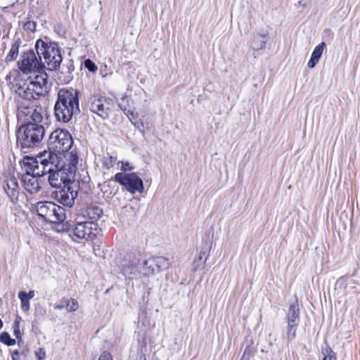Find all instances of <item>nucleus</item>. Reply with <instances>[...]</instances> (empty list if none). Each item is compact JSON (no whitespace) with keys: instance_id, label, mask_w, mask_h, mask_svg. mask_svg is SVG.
I'll return each instance as SVG.
<instances>
[{"instance_id":"nucleus-1","label":"nucleus","mask_w":360,"mask_h":360,"mask_svg":"<svg viewBox=\"0 0 360 360\" xmlns=\"http://www.w3.org/2000/svg\"><path fill=\"white\" fill-rule=\"evenodd\" d=\"M46 79V74L37 75L34 79L26 84V87H20L18 94L21 100L18 101L19 103L18 108V119L27 122V123L30 122V120L36 124L41 122L43 109L34 104V102H35L37 98L43 94Z\"/></svg>"},{"instance_id":"nucleus-2","label":"nucleus","mask_w":360,"mask_h":360,"mask_svg":"<svg viewBox=\"0 0 360 360\" xmlns=\"http://www.w3.org/2000/svg\"><path fill=\"white\" fill-rule=\"evenodd\" d=\"M56 119L63 122H69L75 114L79 112L77 91L71 89H60L54 105Z\"/></svg>"},{"instance_id":"nucleus-3","label":"nucleus","mask_w":360,"mask_h":360,"mask_svg":"<svg viewBox=\"0 0 360 360\" xmlns=\"http://www.w3.org/2000/svg\"><path fill=\"white\" fill-rule=\"evenodd\" d=\"M78 156L76 153L70 152L66 157V162L60 165L58 160V168L53 167L51 172H48V180L51 186L61 188L74 180Z\"/></svg>"},{"instance_id":"nucleus-4","label":"nucleus","mask_w":360,"mask_h":360,"mask_svg":"<svg viewBox=\"0 0 360 360\" xmlns=\"http://www.w3.org/2000/svg\"><path fill=\"white\" fill-rule=\"evenodd\" d=\"M37 55L39 58L43 57V69L56 70L62 62L63 58L55 42H46L42 39H38L34 46Z\"/></svg>"},{"instance_id":"nucleus-5","label":"nucleus","mask_w":360,"mask_h":360,"mask_svg":"<svg viewBox=\"0 0 360 360\" xmlns=\"http://www.w3.org/2000/svg\"><path fill=\"white\" fill-rule=\"evenodd\" d=\"M44 134L45 129L42 125L29 122L18 130L17 144L23 149L34 148L41 141Z\"/></svg>"},{"instance_id":"nucleus-6","label":"nucleus","mask_w":360,"mask_h":360,"mask_svg":"<svg viewBox=\"0 0 360 360\" xmlns=\"http://www.w3.org/2000/svg\"><path fill=\"white\" fill-rule=\"evenodd\" d=\"M122 274L129 279L127 283V292L131 291L136 292H147L150 290L148 285L146 283V278L140 279L139 266L138 260H133L129 264H123L122 267Z\"/></svg>"},{"instance_id":"nucleus-7","label":"nucleus","mask_w":360,"mask_h":360,"mask_svg":"<svg viewBox=\"0 0 360 360\" xmlns=\"http://www.w3.org/2000/svg\"><path fill=\"white\" fill-rule=\"evenodd\" d=\"M73 143L70 134L64 129H57L49 136L47 151L57 153L68 151Z\"/></svg>"},{"instance_id":"nucleus-8","label":"nucleus","mask_w":360,"mask_h":360,"mask_svg":"<svg viewBox=\"0 0 360 360\" xmlns=\"http://www.w3.org/2000/svg\"><path fill=\"white\" fill-rule=\"evenodd\" d=\"M71 235L72 239L93 240L97 233L98 224L93 221H77L72 226Z\"/></svg>"},{"instance_id":"nucleus-9","label":"nucleus","mask_w":360,"mask_h":360,"mask_svg":"<svg viewBox=\"0 0 360 360\" xmlns=\"http://www.w3.org/2000/svg\"><path fill=\"white\" fill-rule=\"evenodd\" d=\"M115 181L125 187V188L134 194L136 192L143 193L144 190L143 183L141 178L134 172L125 174V173H117L114 176Z\"/></svg>"},{"instance_id":"nucleus-10","label":"nucleus","mask_w":360,"mask_h":360,"mask_svg":"<svg viewBox=\"0 0 360 360\" xmlns=\"http://www.w3.org/2000/svg\"><path fill=\"white\" fill-rule=\"evenodd\" d=\"M88 103L90 110L103 119L109 116L112 106V101L110 98H107L98 94L92 95L89 98Z\"/></svg>"},{"instance_id":"nucleus-11","label":"nucleus","mask_w":360,"mask_h":360,"mask_svg":"<svg viewBox=\"0 0 360 360\" xmlns=\"http://www.w3.org/2000/svg\"><path fill=\"white\" fill-rule=\"evenodd\" d=\"M18 68L25 74L39 72L43 70L42 59L33 50H30L22 55L21 60L18 62Z\"/></svg>"},{"instance_id":"nucleus-12","label":"nucleus","mask_w":360,"mask_h":360,"mask_svg":"<svg viewBox=\"0 0 360 360\" xmlns=\"http://www.w3.org/2000/svg\"><path fill=\"white\" fill-rule=\"evenodd\" d=\"M51 157V152L50 151H44L40 153L37 157H29L26 156L23 158V169L25 170V173L32 174L38 169L39 163L44 165V162H47V158L50 159Z\"/></svg>"},{"instance_id":"nucleus-13","label":"nucleus","mask_w":360,"mask_h":360,"mask_svg":"<svg viewBox=\"0 0 360 360\" xmlns=\"http://www.w3.org/2000/svg\"><path fill=\"white\" fill-rule=\"evenodd\" d=\"M77 184L73 181L65 185L58 193L57 197L60 203L67 207H72L74 204L75 199L77 196V191L75 190Z\"/></svg>"},{"instance_id":"nucleus-14","label":"nucleus","mask_w":360,"mask_h":360,"mask_svg":"<svg viewBox=\"0 0 360 360\" xmlns=\"http://www.w3.org/2000/svg\"><path fill=\"white\" fill-rule=\"evenodd\" d=\"M4 189L12 202L18 200L19 195V185L17 179L11 174L5 176Z\"/></svg>"},{"instance_id":"nucleus-15","label":"nucleus","mask_w":360,"mask_h":360,"mask_svg":"<svg viewBox=\"0 0 360 360\" xmlns=\"http://www.w3.org/2000/svg\"><path fill=\"white\" fill-rule=\"evenodd\" d=\"M269 39V30L267 28L256 30L252 37L250 48L255 51L264 49Z\"/></svg>"},{"instance_id":"nucleus-16","label":"nucleus","mask_w":360,"mask_h":360,"mask_svg":"<svg viewBox=\"0 0 360 360\" xmlns=\"http://www.w3.org/2000/svg\"><path fill=\"white\" fill-rule=\"evenodd\" d=\"M21 181L25 189L30 193H36L41 189L38 178L30 173H24Z\"/></svg>"},{"instance_id":"nucleus-17","label":"nucleus","mask_w":360,"mask_h":360,"mask_svg":"<svg viewBox=\"0 0 360 360\" xmlns=\"http://www.w3.org/2000/svg\"><path fill=\"white\" fill-rule=\"evenodd\" d=\"M51 214V217L53 218L50 219V223L60 225L62 226V230L70 229V224L68 225V223L65 224H63L66 218V215L65 210L63 207L55 204V209H52Z\"/></svg>"},{"instance_id":"nucleus-18","label":"nucleus","mask_w":360,"mask_h":360,"mask_svg":"<svg viewBox=\"0 0 360 360\" xmlns=\"http://www.w3.org/2000/svg\"><path fill=\"white\" fill-rule=\"evenodd\" d=\"M58 155L51 152V157L50 159L47 158V162H44V165L39 163L38 169L34 171L32 174L38 178L51 172L53 167L58 168Z\"/></svg>"},{"instance_id":"nucleus-19","label":"nucleus","mask_w":360,"mask_h":360,"mask_svg":"<svg viewBox=\"0 0 360 360\" xmlns=\"http://www.w3.org/2000/svg\"><path fill=\"white\" fill-rule=\"evenodd\" d=\"M52 209H55V203L50 201H41L35 205V210L39 217L50 222Z\"/></svg>"},{"instance_id":"nucleus-20","label":"nucleus","mask_w":360,"mask_h":360,"mask_svg":"<svg viewBox=\"0 0 360 360\" xmlns=\"http://www.w3.org/2000/svg\"><path fill=\"white\" fill-rule=\"evenodd\" d=\"M295 300L289 304L286 316V322H294L300 323V309L298 304L297 297L295 295Z\"/></svg>"},{"instance_id":"nucleus-21","label":"nucleus","mask_w":360,"mask_h":360,"mask_svg":"<svg viewBox=\"0 0 360 360\" xmlns=\"http://www.w3.org/2000/svg\"><path fill=\"white\" fill-rule=\"evenodd\" d=\"M153 263V261H152L151 257L143 260L138 259V264L140 271V279H141L142 276L146 277L156 273L154 264Z\"/></svg>"},{"instance_id":"nucleus-22","label":"nucleus","mask_w":360,"mask_h":360,"mask_svg":"<svg viewBox=\"0 0 360 360\" xmlns=\"http://www.w3.org/2000/svg\"><path fill=\"white\" fill-rule=\"evenodd\" d=\"M326 43L321 42V44H319L318 46H316L315 47V49H314V51L311 53V58L309 60L308 64H307V65L309 68H314L316 66V65L318 63L321 56L323 54L324 49H326Z\"/></svg>"},{"instance_id":"nucleus-23","label":"nucleus","mask_w":360,"mask_h":360,"mask_svg":"<svg viewBox=\"0 0 360 360\" xmlns=\"http://www.w3.org/2000/svg\"><path fill=\"white\" fill-rule=\"evenodd\" d=\"M151 259L153 261V264H154L156 272L167 269L170 266L169 259L165 257H151Z\"/></svg>"},{"instance_id":"nucleus-24","label":"nucleus","mask_w":360,"mask_h":360,"mask_svg":"<svg viewBox=\"0 0 360 360\" xmlns=\"http://www.w3.org/2000/svg\"><path fill=\"white\" fill-rule=\"evenodd\" d=\"M86 212L91 220H96L103 215V210L97 205L89 206Z\"/></svg>"},{"instance_id":"nucleus-25","label":"nucleus","mask_w":360,"mask_h":360,"mask_svg":"<svg viewBox=\"0 0 360 360\" xmlns=\"http://www.w3.org/2000/svg\"><path fill=\"white\" fill-rule=\"evenodd\" d=\"M74 70V66L72 61H69L67 65H63L60 74L64 75L63 81L68 82L72 79V72Z\"/></svg>"},{"instance_id":"nucleus-26","label":"nucleus","mask_w":360,"mask_h":360,"mask_svg":"<svg viewBox=\"0 0 360 360\" xmlns=\"http://www.w3.org/2000/svg\"><path fill=\"white\" fill-rule=\"evenodd\" d=\"M299 324L294 322H287L286 336L288 341H292L296 338Z\"/></svg>"},{"instance_id":"nucleus-27","label":"nucleus","mask_w":360,"mask_h":360,"mask_svg":"<svg viewBox=\"0 0 360 360\" xmlns=\"http://www.w3.org/2000/svg\"><path fill=\"white\" fill-rule=\"evenodd\" d=\"M21 302V309L24 311L30 309V301L34 296V294H18Z\"/></svg>"},{"instance_id":"nucleus-28","label":"nucleus","mask_w":360,"mask_h":360,"mask_svg":"<svg viewBox=\"0 0 360 360\" xmlns=\"http://www.w3.org/2000/svg\"><path fill=\"white\" fill-rule=\"evenodd\" d=\"M321 352L323 355L322 360H337L335 352H333L327 343H325V347H322Z\"/></svg>"},{"instance_id":"nucleus-29","label":"nucleus","mask_w":360,"mask_h":360,"mask_svg":"<svg viewBox=\"0 0 360 360\" xmlns=\"http://www.w3.org/2000/svg\"><path fill=\"white\" fill-rule=\"evenodd\" d=\"M0 342L6 346H13L16 344V340L12 338L7 331H3L0 333Z\"/></svg>"},{"instance_id":"nucleus-30","label":"nucleus","mask_w":360,"mask_h":360,"mask_svg":"<svg viewBox=\"0 0 360 360\" xmlns=\"http://www.w3.org/2000/svg\"><path fill=\"white\" fill-rule=\"evenodd\" d=\"M117 157L108 154L103 158V166L107 169L112 168L116 164H117Z\"/></svg>"},{"instance_id":"nucleus-31","label":"nucleus","mask_w":360,"mask_h":360,"mask_svg":"<svg viewBox=\"0 0 360 360\" xmlns=\"http://www.w3.org/2000/svg\"><path fill=\"white\" fill-rule=\"evenodd\" d=\"M335 290L341 292V291H347V281L344 278H340L338 279L335 283Z\"/></svg>"},{"instance_id":"nucleus-32","label":"nucleus","mask_w":360,"mask_h":360,"mask_svg":"<svg viewBox=\"0 0 360 360\" xmlns=\"http://www.w3.org/2000/svg\"><path fill=\"white\" fill-rule=\"evenodd\" d=\"M79 304L75 299L65 300V309L69 312L75 311L78 309Z\"/></svg>"},{"instance_id":"nucleus-33","label":"nucleus","mask_w":360,"mask_h":360,"mask_svg":"<svg viewBox=\"0 0 360 360\" xmlns=\"http://www.w3.org/2000/svg\"><path fill=\"white\" fill-rule=\"evenodd\" d=\"M205 262H206V259L205 260H202V253H200L198 257L193 261V271H196L199 269H202Z\"/></svg>"},{"instance_id":"nucleus-34","label":"nucleus","mask_w":360,"mask_h":360,"mask_svg":"<svg viewBox=\"0 0 360 360\" xmlns=\"http://www.w3.org/2000/svg\"><path fill=\"white\" fill-rule=\"evenodd\" d=\"M18 49H19L18 44H16V43L15 44H13L6 57L7 60H15L17 58L18 54Z\"/></svg>"},{"instance_id":"nucleus-35","label":"nucleus","mask_w":360,"mask_h":360,"mask_svg":"<svg viewBox=\"0 0 360 360\" xmlns=\"http://www.w3.org/2000/svg\"><path fill=\"white\" fill-rule=\"evenodd\" d=\"M256 352V349L253 345H247L244 349L243 354L245 356H248L250 359L251 356H254Z\"/></svg>"},{"instance_id":"nucleus-36","label":"nucleus","mask_w":360,"mask_h":360,"mask_svg":"<svg viewBox=\"0 0 360 360\" xmlns=\"http://www.w3.org/2000/svg\"><path fill=\"white\" fill-rule=\"evenodd\" d=\"M84 67L91 72H95L97 70V66L90 59H86L84 61Z\"/></svg>"},{"instance_id":"nucleus-37","label":"nucleus","mask_w":360,"mask_h":360,"mask_svg":"<svg viewBox=\"0 0 360 360\" xmlns=\"http://www.w3.org/2000/svg\"><path fill=\"white\" fill-rule=\"evenodd\" d=\"M25 31L34 32L36 30V23L34 21H27L23 25Z\"/></svg>"},{"instance_id":"nucleus-38","label":"nucleus","mask_w":360,"mask_h":360,"mask_svg":"<svg viewBox=\"0 0 360 360\" xmlns=\"http://www.w3.org/2000/svg\"><path fill=\"white\" fill-rule=\"evenodd\" d=\"M34 354L38 360H45L46 352L43 348H39L34 352Z\"/></svg>"},{"instance_id":"nucleus-39","label":"nucleus","mask_w":360,"mask_h":360,"mask_svg":"<svg viewBox=\"0 0 360 360\" xmlns=\"http://www.w3.org/2000/svg\"><path fill=\"white\" fill-rule=\"evenodd\" d=\"M127 116L128 117V118L129 119V120L131 121V122L134 124V125H136V123L138 122H137V113H135L133 111H128L127 113H126Z\"/></svg>"},{"instance_id":"nucleus-40","label":"nucleus","mask_w":360,"mask_h":360,"mask_svg":"<svg viewBox=\"0 0 360 360\" xmlns=\"http://www.w3.org/2000/svg\"><path fill=\"white\" fill-rule=\"evenodd\" d=\"M98 360H113V359L110 352L105 350L101 352Z\"/></svg>"},{"instance_id":"nucleus-41","label":"nucleus","mask_w":360,"mask_h":360,"mask_svg":"<svg viewBox=\"0 0 360 360\" xmlns=\"http://www.w3.org/2000/svg\"><path fill=\"white\" fill-rule=\"evenodd\" d=\"M146 347L144 348L141 347L140 350L138 352V355L136 358V360H147L146 354Z\"/></svg>"},{"instance_id":"nucleus-42","label":"nucleus","mask_w":360,"mask_h":360,"mask_svg":"<svg viewBox=\"0 0 360 360\" xmlns=\"http://www.w3.org/2000/svg\"><path fill=\"white\" fill-rule=\"evenodd\" d=\"M119 164L121 165L120 169L122 171H127V170L130 171V170L133 169V167L129 166V163L128 162L119 161L117 162V165H119Z\"/></svg>"},{"instance_id":"nucleus-43","label":"nucleus","mask_w":360,"mask_h":360,"mask_svg":"<svg viewBox=\"0 0 360 360\" xmlns=\"http://www.w3.org/2000/svg\"><path fill=\"white\" fill-rule=\"evenodd\" d=\"M13 335L15 337V339L22 337L20 326H13Z\"/></svg>"},{"instance_id":"nucleus-44","label":"nucleus","mask_w":360,"mask_h":360,"mask_svg":"<svg viewBox=\"0 0 360 360\" xmlns=\"http://www.w3.org/2000/svg\"><path fill=\"white\" fill-rule=\"evenodd\" d=\"M20 352L18 349H15L11 352V360H19Z\"/></svg>"},{"instance_id":"nucleus-45","label":"nucleus","mask_w":360,"mask_h":360,"mask_svg":"<svg viewBox=\"0 0 360 360\" xmlns=\"http://www.w3.org/2000/svg\"><path fill=\"white\" fill-rule=\"evenodd\" d=\"M64 308H65V300H61L59 304H57L55 306V309H62Z\"/></svg>"},{"instance_id":"nucleus-46","label":"nucleus","mask_w":360,"mask_h":360,"mask_svg":"<svg viewBox=\"0 0 360 360\" xmlns=\"http://www.w3.org/2000/svg\"><path fill=\"white\" fill-rule=\"evenodd\" d=\"M22 321V318L18 315L16 314L15 319L14 320L13 326H20V321Z\"/></svg>"},{"instance_id":"nucleus-47","label":"nucleus","mask_w":360,"mask_h":360,"mask_svg":"<svg viewBox=\"0 0 360 360\" xmlns=\"http://www.w3.org/2000/svg\"><path fill=\"white\" fill-rule=\"evenodd\" d=\"M15 340H16V343L18 344V345L19 347H20L23 344V340H22V337L18 338Z\"/></svg>"},{"instance_id":"nucleus-48","label":"nucleus","mask_w":360,"mask_h":360,"mask_svg":"<svg viewBox=\"0 0 360 360\" xmlns=\"http://www.w3.org/2000/svg\"><path fill=\"white\" fill-rule=\"evenodd\" d=\"M28 352H29V349L27 348H25V349H22V351L20 352V354L26 356L28 354Z\"/></svg>"},{"instance_id":"nucleus-49","label":"nucleus","mask_w":360,"mask_h":360,"mask_svg":"<svg viewBox=\"0 0 360 360\" xmlns=\"http://www.w3.org/2000/svg\"><path fill=\"white\" fill-rule=\"evenodd\" d=\"M149 294H147V295H148ZM148 300V296H146L145 294L143 295L142 296V302H143V304H144L145 302H147Z\"/></svg>"},{"instance_id":"nucleus-50","label":"nucleus","mask_w":360,"mask_h":360,"mask_svg":"<svg viewBox=\"0 0 360 360\" xmlns=\"http://www.w3.org/2000/svg\"><path fill=\"white\" fill-rule=\"evenodd\" d=\"M37 326H36V321H32V330H37Z\"/></svg>"},{"instance_id":"nucleus-51","label":"nucleus","mask_w":360,"mask_h":360,"mask_svg":"<svg viewBox=\"0 0 360 360\" xmlns=\"http://www.w3.org/2000/svg\"><path fill=\"white\" fill-rule=\"evenodd\" d=\"M240 360H250L248 356H245V355H243Z\"/></svg>"},{"instance_id":"nucleus-52","label":"nucleus","mask_w":360,"mask_h":360,"mask_svg":"<svg viewBox=\"0 0 360 360\" xmlns=\"http://www.w3.org/2000/svg\"><path fill=\"white\" fill-rule=\"evenodd\" d=\"M3 326H4V323H3L2 320L0 319V330L3 328Z\"/></svg>"},{"instance_id":"nucleus-53","label":"nucleus","mask_w":360,"mask_h":360,"mask_svg":"<svg viewBox=\"0 0 360 360\" xmlns=\"http://www.w3.org/2000/svg\"><path fill=\"white\" fill-rule=\"evenodd\" d=\"M323 297H324L325 300L326 301L327 297H326V293H323Z\"/></svg>"},{"instance_id":"nucleus-54","label":"nucleus","mask_w":360,"mask_h":360,"mask_svg":"<svg viewBox=\"0 0 360 360\" xmlns=\"http://www.w3.org/2000/svg\"><path fill=\"white\" fill-rule=\"evenodd\" d=\"M110 289H107L105 292H108Z\"/></svg>"},{"instance_id":"nucleus-55","label":"nucleus","mask_w":360,"mask_h":360,"mask_svg":"<svg viewBox=\"0 0 360 360\" xmlns=\"http://www.w3.org/2000/svg\"><path fill=\"white\" fill-rule=\"evenodd\" d=\"M28 292L32 293V292H34V291L33 290H30Z\"/></svg>"},{"instance_id":"nucleus-56","label":"nucleus","mask_w":360,"mask_h":360,"mask_svg":"<svg viewBox=\"0 0 360 360\" xmlns=\"http://www.w3.org/2000/svg\"><path fill=\"white\" fill-rule=\"evenodd\" d=\"M328 297L330 299V293H328Z\"/></svg>"},{"instance_id":"nucleus-57","label":"nucleus","mask_w":360,"mask_h":360,"mask_svg":"<svg viewBox=\"0 0 360 360\" xmlns=\"http://www.w3.org/2000/svg\"><path fill=\"white\" fill-rule=\"evenodd\" d=\"M19 292L22 293V292H25V291H22V290H21V291H20Z\"/></svg>"}]
</instances>
